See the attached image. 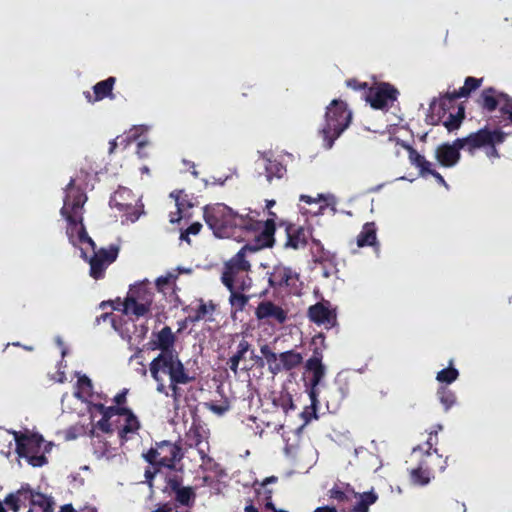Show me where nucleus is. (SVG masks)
<instances>
[{"mask_svg":"<svg viewBox=\"0 0 512 512\" xmlns=\"http://www.w3.org/2000/svg\"><path fill=\"white\" fill-rule=\"evenodd\" d=\"M435 159L440 166L444 168H452L459 163L461 153L450 146V143L446 142L436 147Z\"/></svg>","mask_w":512,"mask_h":512,"instance_id":"21","label":"nucleus"},{"mask_svg":"<svg viewBox=\"0 0 512 512\" xmlns=\"http://www.w3.org/2000/svg\"><path fill=\"white\" fill-rule=\"evenodd\" d=\"M427 175L433 176L438 184H440L444 187H448V184L446 183L444 177L439 172H437L435 169H432L430 167L429 171H427Z\"/></svg>","mask_w":512,"mask_h":512,"instance_id":"51","label":"nucleus"},{"mask_svg":"<svg viewBox=\"0 0 512 512\" xmlns=\"http://www.w3.org/2000/svg\"><path fill=\"white\" fill-rule=\"evenodd\" d=\"M346 85H347V87H349L353 90L363 91L364 96L366 95L368 89L370 88V86L368 85L367 82H360L359 80H357L355 78L346 80Z\"/></svg>","mask_w":512,"mask_h":512,"instance_id":"46","label":"nucleus"},{"mask_svg":"<svg viewBox=\"0 0 512 512\" xmlns=\"http://www.w3.org/2000/svg\"><path fill=\"white\" fill-rule=\"evenodd\" d=\"M306 368L308 371L312 373L310 397L314 401L315 388L321 382L325 375V367L322 364L320 358L312 357L307 361Z\"/></svg>","mask_w":512,"mask_h":512,"instance_id":"25","label":"nucleus"},{"mask_svg":"<svg viewBox=\"0 0 512 512\" xmlns=\"http://www.w3.org/2000/svg\"><path fill=\"white\" fill-rule=\"evenodd\" d=\"M286 173V167L277 160L266 159L265 161V174L268 182L274 178L280 179Z\"/></svg>","mask_w":512,"mask_h":512,"instance_id":"30","label":"nucleus"},{"mask_svg":"<svg viewBox=\"0 0 512 512\" xmlns=\"http://www.w3.org/2000/svg\"><path fill=\"white\" fill-rule=\"evenodd\" d=\"M89 411L93 419L97 415L101 416L96 423V428L105 433L118 431L119 437L123 440L131 438L140 429L138 418L129 409L93 404L90 406Z\"/></svg>","mask_w":512,"mask_h":512,"instance_id":"5","label":"nucleus"},{"mask_svg":"<svg viewBox=\"0 0 512 512\" xmlns=\"http://www.w3.org/2000/svg\"><path fill=\"white\" fill-rule=\"evenodd\" d=\"M276 481H277V478L275 476H270V477L265 478L261 482L260 486L261 487H265L266 485L271 484V483H275Z\"/></svg>","mask_w":512,"mask_h":512,"instance_id":"60","label":"nucleus"},{"mask_svg":"<svg viewBox=\"0 0 512 512\" xmlns=\"http://www.w3.org/2000/svg\"><path fill=\"white\" fill-rule=\"evenodd\" d=\"M86 201L87 195L85 191L81 187L76 186L75 179L71 178L65 187L64 203L60 213L68 223V236L72 238L76 232L80 243H86L91 246L93 251H96V244L89 237L83 224L84 204Z\"/></svg>","mask_w":512,"mask_h":512,"instance_id":"4","label":"nucleus"},{"mask_svg":"<svg viewBox=\"0 0 512 512\" xmlns=\"http://www.w3.org/2000/svg\"><path fill=\"white\" fill-rule=\"evenodd\" d=\"M262 248L263 247H258L257 241L255 240V244L253 246L249 244L243 246L229 261L225 263L222 282L230 291L234 288L238 275L248 272L251 268L249 261L246 259V252L256 251Z\"/></svg>","mask_w":512,"mask_h":512,"instance_id":"12","label":"nucleus"},{"mask_svg":"<svg viewBox=\"0 0 512 512\" xmlns=\"http://www.w3.org/2000/svg\"><path fill=\"white\" fill-rule=\"evenodd\" d=\"M362 493H356L350 489L341 490L338 487H335L330 490V498L335 499L340 502H349L351 505L357 501V496Z\"/></svg>","mask_w":512,"mask_h":512,"instance_id":"32","label":"nucleus"},{"mask_svg":"<svg viewBox=\"0 0 512 512\" xmlns=\"http://www.w3.org/2000/svg\"><path fill=\"white\" fill-rule=\"evenodd\" d=\"M202 229V224L199 222L192 223L185 231L180 235V239L190 244L189 235H197Z\"/></svg>","mask_w":512,"mask_h":512,"instance_id":"43","label":"nucleus"},{"mask_svg":"<svg viewBox=\"0 0 512 512\" xmlns=\"http://www.w3.org/2000/svg\"><path fill=\"white\" fill-rule=\"evenodd\" d=\"M506 93L499 92L493 87H488L482 90L479 98L477 99L478 105L489 113L495 111L498 106H501L502 99L501 96H505Z\"/></svg>","mask_w":512,"mask_h":512,"instance_id":"22","label":"nucleus"},{"mask_svg":"<svg viewBox=\"0 0 512 512\" xmlns=\"http://www.w3.org/2000/svg\"><path fill=\"white\" fill-rule=\"evenodd\" d=\"M112 316V313H103L99 317L96 318V320H108L109 317Z\"/></svg>","mask_w":512,"mask_h":512,"instance_id":"62","label":"nucleus"},{"mask_svg":"<svg viewBox=\"0 0 512 512\" xmlns=\"http://www.w3.org/2000/svg\"><path fill=\"white\" fill-rule=\"evenodd\" d=\"M194 497L195 493L190 487H182L176 491V500L182 505H189Z\"/></svg>","mask_w":512,"mask_h":512,"instance_id":"42","label":"nucleus"},{"mask_svg":"<svg viewBox=\"0 0 512 512\" xmlns=\"http://www.w3.org/2000/svg\"><path fill=\"white\" fill-rule=\"evenodd\" d=\"M88 261L90 264V276L95 280L104 278L105 271L108 268V266L111 265V263L104 262L95 255L89 258Z\"/></svg>","mask_w":512,"mask_h":512,"instance_id":"31","label":"nucleus"},{"mask_svg":"<svg viewBox=\"0 0 512 512\" xmlns=\"http://www.w3.org/2000/svg\"><path fill=\"white\" fill-rule=\"evenodd\" d=\"M377 228L374 222H367L363 225L361 232L357 236V246H373L378 250L379 243L376 237Z\"/></svg>","mask_w":512,"mask_h":512,"instance_id":"28","label":"nucleus"},{"mask_svg":"<svg viewBox=\"0 0 512 512\" xmlns=\"http://www.w3.org/2000/svg\"><path fill=\"white\" fill-rule=\"evenodd\" d=\"M95 453L98 457H105L107 459H110L113 456L108 450L101 451L98 447L95 448Z\"/></svg>","mask_w":512,"mask_h":512,"instance_id":"58","label":"nucleus"},{"mask_svg":"<svg viewBox=\"0 0 512 512\" xmlns=\"http://www.w3.org/2000/svg\"><path fill=\"white\" fill-rule=\"evenodd\" d=\"M7 435L12 436L16 444V452L19 457L25 458L33 467H42L47 464L46 454L52 449V442L44 440L37 433L7 431Z\"/></svg>","mask_w":512,"mask_h":512,"instance_id":"7","label":"nucleus"},{"mask_svg":"<svg viewBox=\"0 0 512 512\" xmlns=\"http://www.w3.org/2000/svg\"><path fill=\"white\" fill-rule=\"evenodd\" d=\"M175 337L169 327L162 328L159 332L154 334L153 344L154 347L164 352H175L173 349Z\"/></svg>","mask_w":512,"mask_h":512,"instance_id":"26","label":"nucleus"},{"mask_svg":"<svg viewBox=\"0 0 512 512\" xmlns=\"http://www.w3.org/2000/svg\"><path fill=\"white\" fill-rule=\"evenodd\" d=\"M234 290V288L232 289ZM248 301V298L241 293L231 291L230 302L231 305L237 309H242Z\"/></svg>","mask_w":512,"mask_h":512,"instance_id":"45","label":"nucleus"},{"mask_svg":"<svg viewBox=\"0 0 512 512\" xmlns=\"http://www.w3.org/2000/svg\"><path fill=\"white\" fill-rule=\"evenodd\" d=\"M112 326L123 339H127L130 342L136 340V338H141V335L133 336L130 333L131 328H135V322H112Z\"/></svg>","mask_w":512,"mask_h":512,"instance_id":"37","label":"nucleus"},{"mask_svg":"<svg viewBox=\"0 0 512 512\" xmlns=\"http://www.w3.org/2000/svg\"><path fill=\"white\" fill-rule=\"evenodd\" d=\"M456 95V90L453 92H447L440 98L438 105L436 102H432L430 105V110L432 111L431 119L435 118L437 111H440V115L443 114V117L446 116L447 112H451L450 110L456 107L457 99L462 98L461 96Z\"/></svg>","mask_w":512,"mask_h":512,"instance_id":"24","label":"nucleus"},{"mask_svg":"<svg viewBox=\"0 0 512 512\" xmlns=\"http://www.w3.org/2000/svg\"><path fill=\"white\" fill-rule=\"evenodd\" d=\"M260 352L266 361L268 371L273 375L291 371L303 362L302 354L294 350L275 353L268 345H263Z\"/></svg>","mask_w":512,"mask_h":512,"instance_id":"11","label":"nucleus"},{"mask_svg":"<svg viewBox=\"0 0 512 512\" xmlns=\"http://www.w3.org/2000/svg\"><path fill=\"white\" fill-rule=\"evenodd\" d=\"M186 444L194 448L202 463L200 467L204 470H213L217 464L208 456L209 443L207 431L201 427L193 425L186 433Z\"/></svg>","mask_w":512,"mask_h":512,"instance_id":"13","label":"nucleus"},{"mask_svg":"<svg viewBox=\"0 0 512 512\" xmlns=\"http://www.w3.org/2000/svg\"><path fill=\"white\" fill-rule=\"evenodd\" d=\"M275 205V201L274 200H267L266 201V208L268 209V215H269V218L268 219H274V221L277 219V215L275 212L271 211V207H273ZM274 224L276 225V223L274 222Z\"/></svg>","mask_w":512,"mask_h":512,"instance_id":"54","label":"nucleus"},{"mask_svg":"<svg viewBox=\"0 0 512 512\" xmlns=\"http://www.w3.org/2000/svg\"><path fill=\"white\" fill-rule=\"evenodd\" d=\"M212 410H213V411H215V412H216V413H218V414H222V413L225 411V409H224V408H222V407H217V406H213V407H212Z\"/></svg>","mask_w":512,"mask_h":512,"instance_id":"64","label":"nucleus"},{"mask_svg":"<svg viewBox=\"0 0 512 512\" xmlns=\"http://www.w3.org/2000/svg\"><path fill=\"white\" fill-rule=\"evenodd\" d=\"M398 94V90L393 85L381 82L368 89L365 100L373 109L385 110L397 100Z\"/></svg>","mask_w":512,"mask_h":512,"instance_id":"14","label":"nucleus"},{"mask_svg":"<svg viewBox=\"0 0 512 512\" xmlns=\"http://www.w3.org/2000/svg\"><path fill=\"white\" fill-rule=\"evenodd\" d=\"M245 512H258V511L253 505H247L245 507Z\"/></svg>","mask_w":512,"mask_h":512,"instance_id":"63","label":"nucleus"},{"mask_svg":"<svg viewBox=\"0 0 512 512\" xmlns=\"http://www.w3.org/2000/svg\"><path fill=\"white\" fill-rule=\"evenodd\" d=\"M323 199H324V197H323L322 194H318L317 198H313V197H311L309 195H304V194H302L300 196V201L305 202L307 204L316 203V202H318L320 200H323Z\"/></svg>","mask_w":512,"mask_h":512,"instance_id":"52","label":"nucleus"},{"mask_svg":"<svg viewBox=\"0 0 512 512\" xmlns=\"http://www.w3.org/2000/svg\"><path fill=\"white\" fill-rule=\"evenodd\" d=\"M256 316L258 320H286L287 311L279 304L270 300H263L256 308Z\"/></svg>","mask_w":512,"mask_h":512,"instance_id":"19","label":"nucleus"},{"mask_svg":"<svg viewBox=\"0 0 512 512\" xmlns=\"http://www.w3.org/2000/svg\"><path fill=\"white\" fill-rule=\"evenodd\" d=\"M352 121V112L346 102L334 99L326 108L324 123L319 130L323 147L331 149L336 139L349 127Z\"/></svg>","mask_w":512,"mask_h":512,"instance_id":"6","label":"nucleus"},{"mask_svg":"<svg viewBox=\"0 0 512 512\" xmlns=\"http://www.w3.org/2000/svg\"><path fill=\"white\" fill-rule=\"evenodd\" d=\"M60 512H75V510L71 505H64L63 507H61ZM83 512H96V510L94 508H88Z\"/></svg>","mask_w":512,"mask_h":512,"instance_id":"57","label":"nucleus"},{"mask_svg":"<svg viewBox=\"0 0 512 512\" xmlns=\"http://www.w3.org/2000/svg\"><path fill=\"white\" fill-rule=\"evenodd\" d=\"M506 136L507 134L501 130H490L487 127L470 133V154H473L476 149L486 148L493 144H502Z\"/></svg>","mask_w":512,"mask_h":512,"instance_id":"16","label":"nucleus"},{"mask_svg":"<svg viewBox=\"0 0 512 512\" xmlns=\"http://www.w3.org/2000/svg\"><path fill=\"white\" fill-rule=\"evenodd\" d=\"M501 97L504 99V101H502L500 106V112L503 115H506L509 122L512 123V97H510L508 94Z\"/></svg>","mask_w":512,"mask_h":512,"instance_id":"44","label":"nucleus"},{"mask_svg":"<svg viewBox=\"0 0 512 512\" xmlns=\"http://www.w3.org/2000/svg\"><path fill=\"white\" fill-rule=\"evenodd\" d=\"M459 372L453 367L452 361L447 368L440 370L436 375V380L440 384L450 385L457 380Z\"/></svg>","mask_w":512,"mask_h":512,"instance_id":"33","label":"nucleus"},{"mask_svg":"<svg viewBox=\"0 0 512 512\" xmlns=\"http://www.w3.org/2000/svg\"><path fill=\"white\" fill-rule=\"evenodd\" d=\"M314 512H338V511L334 507L323 506V507L316 508L314 510Z\"/></svg>","mask_w":512,"mask_h":512,"instance_id":"59","label":"nucleus"},{"mask_svg":"<svg viewBox=\"0 0 512 512\" xmlns=\"http://www.w3.org/2000/svg\"><path fill=\"white\" fill-rule=\"evenodd\" d=\"M454 149L460 152L461 149H465L470 153V137L467 135L466 137L457 138L450 144Z\"/></svg>","mask_w":512,"mask_h":512,"instance_id":"47","label":"nucleus"},{"mask_svg":"<svg viewBox=\"0 0 512 512\" xmlns=\"http://www.w3.org/2000/svg\"><path fill=\"white\" fill-rule=\"evenodd\" d=\"M266 275L268 285L274 293L300 295L303 283L300 280V274L292 267L279 262L274 264Z\"/></svg>","mask_w":512,"mask_h":512,"instance_id":"8","label":"nucleus"},{"mask_svg":"<svg viewBox=\"0 0 512 512\" xmlns=\"http://www.w3.org/2000/svg\"><path fill=\"white\" fill-rule=\"evenodd\" d=\"M310 320H335L336 311L330 308L328 301L318 302L308 309Z\"/></svg>","mask_w":512,"mask_h":512,"instance_id":"27","label":"nucleus"},{"mask_svg":"<svg viewBox=\"0 0 512 512\" xmlns=\"http://www.w3.org/2000/svg\"><path fill=\"white\" fill-rule=\"evenodd\" d=\"M92 383L86 376H80L77 381L75 396L86 401L91 396Z\"/></svg>","mask_w":512,"mask_h":512,"instance_id":"34","label":"nucleus"},{"mask_svg":"<svg viewBox=\"0 0 512 512\" xmlns=\"http://www.w3.org/2000/svg\"><path fill=\"white\" fill-rule=\"evenodd\" d=\"M204 220L216 237L240 238L243 232H258L254 239L257 241L258 247H272L274 245V219H267L263 222L249 215H240L227 205L217 203L205 207Z\"/></svg>","mask_w":512,"mask_h":512,"instance_id":"1","label":"nucleus"},{"mask_svg":"<svg viewBox=\"0 0 512 512\" xmlns=\"http://www.w3.org/2000/svg\"><path fill=\"white\" fill-rule=\"evenodd\" d=\"M182 196H185V197L187 196L186 194H184V191H182V190L171 193V197L175 198L176 206H177V211H178L179 214L181 213L182 209L185 206V204L183 203V197Z\"/></svg>","mask_w":512,"mask_h":512,"instance_id":"48","label":"nucleus"},{"mask_svg":"<svg viewBox=\"0 0 512 512\" xmlns=\"http://www.w3.org/2000/svg\"><path fill=\"white\" fill-rule=\"evenodd\" d=\"M137 138L136 132L132 133V130L125 136H119L109 142V154H113L118 146L122 145L124 148L128 147Z\"/></svg>","mask_w":512,"mask_h":512,"instance_id":"40","label":"nucleus"},{"mask_svg":"<svg viewBox=\"0 0 512 512\" xmlns=\"http://www.w3.org/2000/svg\"><path fill=\"white\" fill-rule=\"evenodd\" d=\"M110 202L120 211L125 212L127 220H130L131 222H135L136 220H138L140 213L132 205L117 202L116 196L113 197Z\"/></svg>","mask_w":512,"mask_h":512,"instance_id":"39","label":"nucleus"},{"mask_svg":"<svg viewBox=\"0 0 512 512\" xmlns=\"http://www.w3.org/2000/svg\"><path fill=\"white\" fill-rule=\"evenodd\" d=\"M483 82V78L469 76L465 79L464 85L458 90L456 96L468 97L472 91L478 89Z\"/></svg>","mask_w":512,"mask_h":512,"instance_id":"35","label":"nucleus"},{"mask_svg":"<svg viewBox=\"0 0 512 512\" xmlns=\"http://www.w3.org/2000/svg\"><path fill=\"white\" fill-rule=\"evenodd\" d=\"M497 144H493L492 146H487L486 148V155L488 158H499L500 154L496 148Z\"/></svg>","mask_w":512,"mask_h":512,"instance_id":"53","label":"nucleus"},{"mask_svg":"<svg viewBox=\"0 0 512 512\" xmlns=\"http://www.w3.org/2000/svg\"><path fill=\"white\" fill-rule=\"evenodd\" d=\"M280 226L285 227L287 240L284 243L285 248L298 250L304 248L308 243V238L311 236L309 229L302 226H297L288 222H280Z\"/></svg>","mask_w":512,"mask_h":512,"instance_id":"17","label":"nucleus"},{"mask_svg":"<svg viewBox=\"0 0 512 512\" xmlns=\"http://www.w3.org/2000/svg\"><path fill=\"white\" fill-rule=\"evenodd\" d=\"M146 458L154 465L171 468L180 458V450L170 442H163L158 448L150 450Z\"/></svg>","mask_w":512,"mask_h":512,"instance_id":"15","label":"nucleus"},{"mask_svg":"<svg viewBox=\"0 0 512 512\" xmlns=\"http://www.w3.org/2000/svg\"><path fill=\"white\" fill-rule=\"evenodd\" d=\"M390 140L395 141L396 145H400L407 150L410 163L419 169L421 176L427 175V171H429V168L432 166L431 162L426 160L423 155L419 154L410 144L403 140H400L399 138H390Z\"/></svg>","mask_w":512,"mask_h":512,"instance_id":"23","label":"nucleus"},{"mask_svg":"<svg viewBox=\"0 0 512 512\" xmlns=\"http://www.w3.org/2000/svg\"><path fill=\"white\" fill-rule=\"evenodd\" d=\"M432 437L430 436L427 441L426 448L417 447L414 448L411 453V459L417 462V466L411 468L410 470V478L413 484L415 485H427L431 478V466L440 461L441 456L437 454L436 449L432 450Z\"/></svg>","mask_w":512,"mask_h":512,"instance_id":"10","label":"nucleus"},{"mask_svg":"<svg viewBox=\"0 0 512 512\" xmlns=\"http://www.w3.org/2000/svg\"><path fill=\"white\" fill-rule=\"evenodd\" d=\"M377 499L378 496L373 491L364 492L357 496V501L351 505L352 508L349 512H368L369 506L374 504Z\"/></svg>","mask_w":512,"mask_h":512,"instance_id":"29","label":"nucleus"},{"mask_svg":"<svg viewBox=\"0 0 512 512\" xmlns=\"http://www.w3.org/2000/svg\"><path fill=\"white\" fill-rule=\"evenodd\" d=\"M119 254V246L115 244L109 245L108 248H100L99 250L94 251L95 256L99 257L104 262L113 263Z\"/></svg>","mask_w":512,"mask_h":512,"instance_id":"36","label":"nucleus"},{"mask_svg":"<svg viewBox=\"0 0 512 512\" xmlns=\"http://www.w3.org/2000/svg\"><path fill=\"white\" fill-rule=\"evenodd\" d=\"M436 119H431V123L433 125H438L439 123H442L443 126L449 131L452 132L454 130H457L464 118H465V108L463 105H457V111L456 112H447L446 116L443 117V114L440 115V111H437L436 113Z\"/></svg>","mask_w":512,"mask_h":512,"instance_id":"20","label":"nucleus"},{"mask_svg":"<svg viewBox=\"0 0 512 512\" xmlns=\"http://www.w3.org/2000/svg\"><path fill=\"white\" fill-rule=\"evenodd\" d=\"M56 342H57L58 346L61 348L62 357H64L66 355V350L63 348V342L61 341V339L59 337L56 338Z\"/></svg>","mask_w":512,"mask_h":512,"instance_id":"61","label":"nucleus"},{"mask_svg":"<svg viewBox=\"0 0 512 512\" xmlns=\"http://www.w3.org/2000/svg\"><path fill=\"white\" fill-rule=\"evenodd\" d=\"M167 300L164 293L156 292L154 285L148 280L135 282L129 286L126 297L122 300L117 297L101 303V308L110 306L113 311L121 312L127 317L137 319L143 317L155 318V320H166Z\"/></svg>","mask_w":512,"mask_h":512,"instance_id":"2","label":"nucleus"},{"mask_svg":"<svg viewBox=\"0 0 512 512\" xmlns=\"http://www.w3.org/2000/svg\"><path fill=\"white\" fill-rule=\"evenodd\" d=\"M150 373L158 384L157 391L175 400L181 395L178 385L191 380L176 352L160 353L150 363Z\"/></svg>","mask_w":512,"mask_h":512,"instance_id":"3","label":"nucleus"},{"mask_svg":"<svg viewBox=\"0 0 512 512\" xmlns=\"http://www.w3.org/2000/svg\"><path fill=\"white\" fill-rule=\"evenodd\" d=\"M249 347L250 345L246 340L240 341V343L238 344L237 352L233 356L241 360L246 354V352L249 350Z\"/></svg>","mask_w":512,"mask_h":512,"instance_id":"49","label":"nucleus"},{"mask_svg":"<svg viewBox=\"0 0 512 512\" xmlns=\"http://www.w3.org/2000/svg\"><path fill=\"white\" fill-rule=\"evenodd\" d=\"M239 362H240V359L232 356L230 358V361H229V364H230V369L236 374L237 373V370H238V365H239Z\"/></svg>","mask_w":512,"mask_h":512,"instance_id":"56","label":"nucleus"},{"mask_svg":"<svg viewBox=\"0 0 512 512\" xmlns=\"http://www.w3.org/2000/svg\"><path fill=\"white\" fill-rule=\"evenodd\" d=\"M215 308L216 306L211 301L207 304L201 300L196 308V314L194 318L187 317L185 320H200L208 315H212Z\"/></svg>","mask_w":512,"mask_h":512,"instance_id":"41","label":"nucleus"},{"mask_svg":"<svg viewBox=\"0 0 512 512\" xmlns=\"http://www.w3.org/2000/svg\"><path fill=\"white\" fill-rule=\"evenodd\" d=\"M116 78L113 76L108 77L105 80L97 82L93 86V94L89 91L84 92L85 98L89 103L99 102L105 98L114 99L113 87L115 85Z\"/></svg>","mask_w":512,"mask_h":512,"instance_id":"18","label":"nucleus"},{"mask_svg":"<svg viewBox=\"0 0 512 512\" xmlns=\"http://www.w3.org/2000/svg\"><path fill=\"white\" fill-rule=\"evenodd\" d=\"M437 396L446 411L449 410L456 402L454 392L445 386L439 387L437 390Z\"/></svg>","mask_w":512,"mask_h":512,"instance_id":"38","label":"nucleus"},{"mask_svg":"<svg viewBox=\"0 0 512 512\" xmlns=\"http://www.w3.org/2000/svg\"><path fill=\"white\" fill-rule=\"evenodd\" d=\"M170 284V277L169 276H161L156 280L155 283V290L156 292L163 293V287Z\"/></svg>","mask_w":512,"mask_h":512,"instance_id":"50","label":"nucleus"},{"mask_svg":"<svg viewBox=\"0 0 512 512\" xmlns=\"http://www.w3.org/2000/svg\"><path fill=\"white\" fill-rule=\"evenodd\" d=\"M127 389H124L122 390L120 393H118L115 397H114V402L117 404V405H120L122 403L125 402L126 400V395H127Z\"/></svg>","mask_w":512,"mask_h":512,"instance_id":"55","label":"nucleus"},{"mask_svg":"<svg viewBox=\"0 0 512 512\" xmlns=\"http://www.w3.org/2000/svg\"><path fill=\"white\" fill-rule=\"evenodd\" d=\"M5 504L13 512H19L22 507L27 506V512H53L52 500L42 493L33 491L28 485L8 495Z\"/></svg>","mask_w":512,"mask_h":512,"instance_id":"9","label":"nucleus"}]
</instances>
